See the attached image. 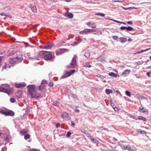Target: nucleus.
Returning <instances> with one entry per match:
<instances>
[{"instance_id": "f257e3e1", "label": "nucleus", "mask_w": 151, "mask_h": 151, "mask_svg": "<svg viewBox=\"0 0 151 151\" xmlns=\"http://www.w3.org/2000/svg\"><path fill=\"white\" fill-rule=\"evenodd\" d=\"M27 87L28 90V93L31 95V98H37L40 96V93L35 90V85H29Z\"/></svg>"}, {"instance_id": "f03ea898", "label": "nucleus", "mask_w": 151, "mask_h": 151, "mask_svg": "<svg viewBox=\"0 0 151 151\" xmlns=\"http://www.w3.org/2000/svg\"><path fill=\"white\" fill-rule=\"evenodd\" d=\"M41 52H42L43 55H44V58L45 60L50 61H53L55 56L50 54V52L42 51Z\"/></svg>"}, {"instance_id": "7ed1b4c3", "label": "nucleus", "mask_w": 151, "mask_h": 151, "mask_svg": "<svg viewBox=\"0 0 151 151\" xmlns=\"http://www.w3.org/2000/svg\"><path fill=\"white\" fill-rule=\"evenodd\" d=\"M0 92H4L9 95L11 93V88L8 84H3L0 86Z\"/></svg>"}, {"instance_id": "20e7f679", "label": "nucleus", "mask_w": 151, "mask_h": 151, "mask_svg": "<svg viewBox=\"0 0 151 151\" xmlns=\"http://www.w3.org/2000/svg\"><path fill=\"white\" fill-rule=\"evenodd\" d=\"M22 60V58L21 57H16L12 58H10L9 60V63L11 64H13L15 62L17 63L21 61Z\"/></svg>"}, {"instance_id": "39448f33", "label": "nucleus", "mask_w": 151, "mask_h": 151, "mask_svg": "<svg viewBox=\"0 0 151 151\" xmlns=\"http://www.w3.org/2000/svg\"><path fill=\"white\" fill-rule=\"evenodd\" d=\"M1 113L5 116H13L14 115V113L12 111L10 110L9 111H4L1 110L0 111Z\"/></svg>"}, {"instance_id": "423d86ee", "label": "nucleus", "mask_w": 151, "mask_h": 151, "mask_svg": "<svg viewBox=\"0 0 151 151\" xmlns=\"http://www.w3.org/2000/svg\"><path fill=\"white\" fill-rule=\"evenodd\" d=\"M77 56L75 55L73 58L71 62L70 63V66L68 67L69 68H73L75 67L77 64L76 60Z\"/></svg>"}, {"instance_id": "0eeeda50", "label": "nucleus", "mask_w": 151, "mask_h": 151, "mask_svg": "<svg viewBox=\"0 0 151 151\" xmlns=\"http://www.w3.org/2000/svg\"><path fill=\"white\" fill-rule=\"evenodd\" d=\"M93 32H96V31L93 29H85L83 31H80V33L81 35L87 34Z\"/></svg>"}, {"instance_id": "6e6552de", "label": "nucleus", "mask_w": 151, "mask_h": 151, "mask_svg": "<svg viewBox=\"0 0 151 151\" xmlns=\"http://www.w3.org/2000/svg\"><path fill=\"white\" fill-rule=\"evenodd\" d=\"M68 50L66 49H59L57 50L56 51V54L59 55L62 54L64 52H68Z\"/></svg>"}, {"instance_id": "1a4fd4ad", "label": "nucleus", "mask_w": 151, "mask_h": 151, "mask_svg": "<svg viewBox=\"0 0 151 151\" xmlns=\"http://www.w3.org/2000/svg\"><path fill=\"white\" fill-rule=\"evenodd\" d=\"M53 46L54 45L52 43H48L43 47L42 49L48 50L51 49Z\"/></svg>"}, {"instance_id": "9d476101", "label": "nucleus", "mask_w": 151, "mask_h": 151, "mask_svg": "<svg viewBox=\"0 0 151 151\" xmlns=\"http://www.w3.org/2000/svg\"><path fill=\"white\" fill-rule=\"evenodd\" d=\"M71 75V74L70 73L69 71H65L63 73V75L61 77V78L63 79L66 78Z\"/></svg>"}, {"instance_id": "9b49d317", "label": "nucleus", "mask_w": 151, "mask_h": 151, "mask_svg": "<svg viewBox=\"0 0 151 151\" xmlns=\"http://www.w3.org/2000/svg\"><path fill=\"white\" fill-rule=\"evenodd\" d=\"M15 86L17 88H21L24 87L26 86V84L24 82H22L19 83H15Z\"/></svg>"}, {"instance_id": "f8f14e48", "label": "nucleus", "mask_w": 151, "mask_h": 151, "mask_svg": "<svg viewBox=\"0 0 151 151\" xmlns=\"http://www.w3.org/2000/svg\"><path fill=\"white\" fill-rule=\"evenodd\" d=\"M64 16L70 18H72L73 17V14L71 13H66L63 14Z\"/></svg>"}, {"instance_id": "ddd939ff", "label": "nucleus", "mask_w": 151, "mask_h": 151, "mask_svg": "<svg viewBox=\"0 0 151 151\" xmlns=\"http://www.w3.org/2000/svg\"><path fill=\"white\" fill-rule=\"evenodd\" d=\"M29 6L33 12L35 13L37 12V9L35 5L31 4Z\"/></svg>"}, {"instance_id": "4468645a", "label": "nucleus", "mask_w": 151, "mask_h": 151, "mask_svg": "<svg viewBox=\"0 0 151 151\" xmlns=\"http://www.w3.org/2000/svg\"><path fill=\"white\" fill-rule=\"evenodd\" d=\"M139 110L140 112L143 113H145L147 111V109H145L142 106L139 107Z\"/></svg>"}, {"instance_id": "2eb2a0df", "label": "nucleus", "mask_w": 151, "mask_h": 151, "mask_svg": "<svg viewBox=\"0 0 151 151\" xmlns=\"http://www.w3.org/2000/svg\"><path fill=\"white\" fill-rule=\"evenodd\" d=\"M130 70L128 69H126L122 73V75H124L128 74L129 73Z\"/></svg>"}, {"instance_id": "dca6fc26", "label": "nucleus", "mask_w": 151, "mask_h": 151, "mask_svg": "<svg viewBox=\"0 0 151 151\" xmlns=\"http://www.w3.org/2000/svg\"><path fill=\"white\" fill-rule=\"evenodd\" d=\"M119 40L120 42L122 43H124L127 41V39L125 37H121Z\"/></svg>"}, {"instance_id": "f3484780", "label": "nucleus", "mask_w": 151, "mask_h": 151, "mask_svg": "<svg viewBox=\"0 0 151 151\" xmlns=\"http://www.w3.org/2000/svg\"><path fill=\"white\" fill-rule=\"evenodd\" d=\"M97 60L100 61H103L104 60V57L102 56H100L96 58Z\"/></svg>"}, {"instance_id": "a211bd4d", "label": "nucleus", "mask_w": 151, "mask_h": 151, "mask_svg": "<svg viewBox=\"0 0 151 151\" xmlns=\"http://www.w3.org/2000/svg\"><path fill=\"white\" fill-rule=\"evenodd\" d=\"M108 74L109 76L114 78L116 77L117 76V74L112 72L109 73Z\"/></svg>"}, {"instance_id": "6ab92c4d", "label": "nucleus", "mask_w": 151, "mask_h": 151, "mask_svg": "<svg viewBox=\"0 0 151 151\" xmlns=\"http://www.w3.org/2000/svg\"><path fill=\"white\" fill-rule=\"evenodd\" d=\"M43 81L45 82V81H44V80L42 81V82H41V85L40 86H39V90H40L44 88V87L45 86L44 85H43V84H42L43 82Z\"/></svg>"}, {"instance_id": "aec40b11", "label": "nucleus", "mask_w": 151, "mask_h": 151, "mask_svg": "<svg viewBox=\"0 0 151 151\" xmlns=\"http://www.w3.org/2000/svg\"><path fill=\"white\" fill-rule=\"evenodd\" d=\"M43 81L45 82V81H44V80L42 81V82H41V85L40 86H39V90H40L44 88V87L45 86L44 85H43V84H42L43 82Z\"/></svg>"}, {"instance_id": "412c9836", "label": "nucleus", "mask_w": 151, "mask_h": 151, "mask_svg": "<svg viewBox=\"0 0 151 151\" xmlns=\"http://www.w3.org/2000/svg\"><path fill=\"white\" fill-rule=\"evenodd\" d=\"M138 119L139 120H141L144 122H145L146 121V119L145 118L141 116H139L138 117Z\"/></svg>"}, {"instance_id": "4be33fe9", "label": "nucleus", "mask_w": 151, "mask_h": 151, "mask_svg": "<svg viewBox=\"0 0 151 151\" xmlns=\"http://www.w3.org/2000/svg\"><path fill=\"white\" fill-rule=\"evenodd\" d=\"M137 98L139 99H146V97L140 95L139 94L137 95Z\"/></svg>"}, {"instance_id": "5701e85b", "label": "nucleus", "mask_w": 151, "mask_h": 151, "mask_svg": "<svg viewBox=\"0 0 151 151\" xmlns=\"http://www.w3.org/2000/svg\"><path fill=\"white\" fill-rule=\"evenodd\" d=\"M112 91L109 89H106L105 90V92L107 94H109L111 93H112Z\"/></svg>"}, {"instance_id": "b1692460", "label": "nucleus", "mask_w": 151, "mask_h": 151, "mask_svg": "<svg viewBox=\"0 0 151 151\" xmlns=\"http://www.w3.org/2000/svg\"><path fill=\"white\" fill-rule=\"evenodd\" d=\"M90 139L93 143L97 144L98 142V141L96 139L93 138V137Z\"/></svg>"}, {"instance_id": "393cba45", "label": "nucleus", "mask_w": 151, "mask_h": 151, "mask_svg": "<svg viewBox=\"0 0 151 151\" xmlns=\"http://www.w3.org/2000/svg\"><path fill=\"white\" fill-rule=\"evenodd\" d=\"M109 19L110 20H112V21H113L114 22H117V23H118L123 24H126L124 23L123 22H120V21H117V20H114V19Z\"/></svg>"}, {"instance_id": "a878e982", "label": "nucleus", "mask_w": 151, "mask_h": 151, "mask_svg": "<svg viewBox=\"0 0 151 151\" xmlns=\"http://www.w3.org/2000/svg\"><path fill=\"white\" fill-rule=\"evenodd\" d=\"M29 58L31 59L32 60L38 59V58L37 56L29 57Z\"/></svg>"}, {"instance_id": "bb28decb", "label": "nucleus", "mask_w": 151, "mask_h": 151, "mask_svg": "<svg viewBox=\"0 0 151 151\" xmlns=\"http://www.w3.org/2000/svg\"><path fill=\"white\" fill-rule=\"evenodd\" d=\"M63 117H68V113L66 112L64 113L62 115Z\"/></svg>"}, {"instance_id": "cd10ccee", "label": "nucleus", "mask_w": 151, "mask_h": 151, "mask_svg": "<svg viewBox=\"0 0 151 151\" xmlns=\"http://www.w3.org/2000/svg\"><path fill=\"white\" fill-rule=\"evenodd\" d=\"M126 29L128 31H131L134 30L133 28L130 26L126 27Z\"/></svg>"}, {"instance_id": "c85d7f7f", "label": "nucleus", "mask_w": 151, "mask_h": 151, "mask_svg": "<svg viewBox=\"0 0 151 151\" xmlns=\"http://www.w3.org/2000/svg\"><path fill=\"white\" fill-rule=\"evenodd\" d=\"M30 135L28 134H25L24 136V138L26 140H27L29 139L30 137Z\"/></svg>"}, {"instance_id": "c756f323", "label": "nucleus", "mask_w": 151, "mask_h": 151, "mask_svg": "<svg viewBox=\"0 0 151 151\" xmlns=\"http://www.w3.org/2000/svg\"><path fill=\"white\" fill-rule=\"evenodd\" d=\"M54 105L59 106L60 105V103L57 101H54L53 103Z\"/></svg>"}, {"instance_id": "7c9ffc66", "label": "nucleus", "mask_w": 151, "mask_h": 151, "mask_svg": "<svg viewBox=\"0 0 151 151\" xmlns=\"http://www.w3.org/2000/svg\"><path fill=\"white\" fill-rule=\"evenodd\" d=\"M126 149L129 150V151H135L136 150L134 149H131L130 147L128 146H126Z\"/></svg>"}, {"instance_id": "2f4dec72", "label": "nucleus", "mask_w": 151, "mask_h": 151, "mask_svg": "<svg viewBox=\"0 0 151 151\" xmlns=\"http://www.w3.org/2000/svg\"><path fill=\"white\" fill-rule=\"evenodd\" d=\"M96 27V24L94 23H93L91 24V27L92 28L94 29Z\"/></svg>"}, {"instance_id": "473e14b6", "label": "nucleus", "mask_w": 151, "mask_h": 151, "mask_svg": "<svg viewBox=\"0 0 151 151\" xmlns=\"http://www.w3.org/2000/svg\"><path fill=\"white\" fill-rule=\"evenodd\" d=\"M90 55V53L88 52H86L84 54L85 56L87 58H89Z\"/></svg>"}, {"instance_id": "72a5a7b5", "label": "nucleus", "mask_w": 151, "mask_h": 151, "mask_svg": "<svg viewBox=\"0 0 151 151\" xmlns=\"http://www.w3.org/2000/svg\"><path fill=\"white\" fill-rule=\"evenodd\" d=\"M138 131L140 132L142 134H145L146 133V132L145 131L143 130H141L140 129H139L138 130Z\"/></svg>"}, {"instance_id": "f704fd0d", "label": "nucleus", "mask_w": 151, "mask_h": 151, "mask_svg": "<svg viewBox=\"0 0 151 151\" xmlns=\"http://www.w3.org/2000/svg\"><path fill=\"white\" fill-rule=\"evenodd\" d=\"M95 15L97 16H101L103 17L105 16V14L103 13H97L95 14Z\"/></svg>"}, {"instance_id": "c9c22d12", "label": "nucleus", "mask_w": 151, "mask_h": 151, "mask_svg": "<svg viewBox=\"0 0 151 151\" xmlns=\"http://www.w3.org/2000/svg\"><path fill=\"white\" fill-rule=\"evenodd\" d=\"M4 10L6 11H9L11 9V7L9 6H7L5 7L4 8Z\"/></svg>"}, {"instance_id": "e433bc0d", "label": "nucleus", "mask_w": 151, "mask_h": 151, "mask_svg": "<svg viewBox=\"0 0 151 151\" xmlns=\"http://www.w3.org/2000/svg\"><path fill=\"white\" fill-rule=\"evenodd\" d=\"M125 93L126 95L128 96H130L131 94L128 91H125Z\"/></svg>"}, {"instance_id": "4c0bfd02", "label": "nucleus", "mask_w": 151, "mask_h": 151, "mask_svg": "<svg viewBox=\"0 0 151 151\" xmlns=\"http://www.w3.org/2000/svg\"><path fill=\"white\" fill-rule=\"evenodd\" d=\"M10 101L12 103H14L15 102L16 100L13 98H11L10 99Z\"/></svg>"}, {"instance_id": "58836bf2", "label": "nucleus", "mask_w": 151, "mask_h": 151, "mask_svg": "<svg viewBox=\"0 0 151 151\" xmlns=\"http://www.w3.org/2000/svg\"><path fill=\"white\" fill-rule=\"evenodd\" d=\"M22 92L21 91H19L17 93H19V96H18V98H20L22 97Z\"/></svg>"}, {"instance_id": "ea45409f", "label": "nucleus", "mask_w": 151, "mask_h": 151, "mask_svg": "<svg viewBox=\"0 0 151 151\" xmlns=\"http://www.w3.org/2000/svg\"><path fill=\"white\" fill-rule=\"evenodd\" d=\"M71 134V132H68L67 133L66 137H69L70 136Z\"/></svg>"}, {"instance_id": "a19ab883", "label": "nucleus", "mask_w": 151, "mask_h": 151, "mask_svg": "<svg viewBox=\"0 0 151 151\" xmlns=\"http://www.w3.org/2000/svg\"><path fill=\"white\" fill-rule=\"evenodd\" d=\"M0 14L1 16H8V14L5 13L3 12H2L0 13Z\"/></svg>"}, {"instance_id": "79ce46f5", "label": "nucleus", "mask_w": 151, "mask_h": 151, "mask_svg": "<svg viewBox=\"0 0 151 151\" xmlns=\"http://www.w3.org/2000/svg\"><path fill=\"white\" fill-rule=\"evenodd\" d=\"M86 134H87V137L90 139L93 137L89 134L86 133Z\"/></svg>"}, {"instance_id": "37998d69", "label": "nucleus", "mask_w": 151, "mask_h": 151, "mask_svg": "<svg viewBox=\"0 0 151 151\" xmlns=\"http://www.w3.org/2000/svg\"><path fill=\"white\" fill-rule=\"evenodd\" d=\"M75 72V70L74 69L71 70L70 71H69L70 73L71 74V75H72L73 73H74Z\"/></svg>"}, {"instance_id": "c03bdc74", "label": "nucleus", "mask_w": 151, "mask_h": 151, "mask_svg": "<svg viewBox=\"0 0 151 151\" xmlns=\"http://www.w3.org/2000/svg\"><path fill=\"white\" fill-rule=\"evenodd\" d=\"M113 38L114 40H117L119 39L118 37L116 35L114 36L113 37Z\"/></svg>"}, {"instance_id": "a18cd8bd", "label": "nucleus", "mask_w": 151, "mask_h": 151, "mask_svg": "<svg viewBox=\"0 0 151 151\" xmlns=\"http://www.w3.org/2000/svg\"><path fill=\"white\" fill-rule=\"evenodd\" d=\"M126 27H127L122 26V27H121L120 28V29L121 30H125L126 29Z\"/></svg>"}, {"instance_id": "49530a36", "label": "nucleus", "mask_w": 151, "mask_h": 151, "mask_svg": "<svg viewBox=\"0 0 151 151\" xmlns=\"http://www.w3.org/2000/svg\"><path fill=\"white\" fill-rule=\"evenodd\" d=\"M84 66L88 68H90L91 67V66L90 65L88 64L87 63L85 64Z\"/></svg>"}, {"instance_id": "de8ad7c7", "label": "nucleus", "mask_w": 151, "mask_h": 151, "mask_svg": "<svg viewBox=\"0 0 151 151\" xmlns=\"http://www.w3.org/2000/svg\"><path fill=\"white\" fill-rule=\"evenodd\" d=\"M98 76L101 79H104V78H105V76H101L100 75H99V76Z\"/></svg>"}, {"instance_id": "09e8293b", "label": "nucleus", "mask_w": 151, "mask_h": 151, "mask_svg": "<svg viewBox=\"0 0 151 151\" xmlns=\"http://www.w3.org/2000/svg\"><path fill=\"white\" fill-rule=\"evenodd\" d=\"M30 151H40L38 149H32L30 150Z\"/></svg>"}, {"instance_id": "8fccbe9b", "label": "nucleus", "mask_w": 151, "mask_h": 151, "mask_svg": "<svg viewBox=\"0 0 151 151\" xmlns=\"http://www.w3.org/2000/svg\"><path fill=\"white\" fill-rule=\"evenodd\" d=\"M127 23L129 25H132L133 24L132 22L131 21H128L127 22Z\"/></svg>"}, {"instance_id": "3c124183", "label": "nucleus", "mask_w": 151, "mask_h": 151, "mask_svg": "<svg viewBox=\"0 0 151 151\" xmlns=\"http://www.w3.org/2000/svg\"><path fill=\"white\" fill-rule=\"evenodd\" d=\"M49 86H52L53 85V83L52 82H49Z\"/></svg>"}, {"instance_id": "603ef678", "label": "nucleus", "mask_w": 151, "mask_h": 151, "mask_svg": "<svg viewBox=\"0 0 151 151\" xmlns=\"http://www.w3.org/2000/svg\"><path fill=\"white\" fill-rule=\"evenodd\" d=\"M123 1H119V0H113L112 1H114V2H123Z\"/></svg>"}, {"instance_id": "864d4df0", "label": "nucleus", "mask_w": 151, "mask_h": 151, "mask_svg": "<svg viewBox=\"0 0 151 151\" xmlns=\"http://www.w3.org/2000/svg\"><path fill=\"white\" fill-rule=\"evenodd\" d=\"M122 8L125 10H127L128 9H129L132 8L131 7H128V8H125V7H123Z\"/></svg>"}, {"instance_id": "5fc2aeb1", "label": "nucleus", "mask_w": 151, "mask_h": 151, "mask_svg": "<svg viewBox=\"0 0 151 151\" xmlns=\"http://www.w3.org/2000/svg\"><path fill=\"white\" fill-rule=\"evenodd\" d=\"M60 124L59 123H57L56 124V127L58 128L60 126Z\"/></svg>"}, {"instance_id": "6e6d98bb", "label": "nucleus", "mask_w": 151, "mask_h": 151, "mask_svg": "<svg viewBox=\"0 0 151 151\" xmlns=\"http://www.w3.org/2000/svg\"><path fill=\"white\" fill-rule=\"evenodd\" d=\"M78 44V43L76 42H75L73 44V46H76V45H77Z\"/></svg>"}, {"instance_id": "4d7b16f0", "label": "nucleus", "mask_w": 151, "mask_h": 151, "mask_svg": "<svg viewBox=\"0 0 151 151\" xmlns=\"http://www.w3.org/2000/svg\"><path fill=\"white\" fill-rule=\"evenodd\" d=\"M75 124V123L73 122H71V126L72 127H74Z\"/></svg>"}, {"instance_id": "13d9d810", "label": "nucleus", "mask_w": 151, "mask_h": 151, "mask_svg": "<svg viewBox=\"0 0 151 151\" xmlns=\"http://www.w3.org/2000/svg\"><path fill=\"white\" fill-rule=\"evenodd\" d=\"M74 111L77 113H78L80 111L78 109H74Z\"/></svg>"}, {"instance_id": "bf43d9fd", "label": "nucleus", "mask_w": 151, "mask_h": 151, "mask_svg": "<svg viewBox=\"0 0 151 151\" xmlns=\"http://www.w3.org/2000/svg\"><path fill=\"white\" fill-rule=\"evenodd\" d=\"M81 132L83 133H85V134H86V131L84 129H82L81 130Z\"/></svg>"}, {"instance_id": "052dcab7", "label": "nucleus", "mask_w": 151, "mask_h": 151, "mask_svg": "<svg viewBox=\"0 0 151 151\" xmlns=\"http://www.w3.org/2000/svg\"><path fill=\"white\" fill-rule=\"evenodd\" d=\"M132 118L133 119L136 120H137V119H138V118H137V117L136 116H133Z\"/></svg>"}, {"instance_id": "680f3d73", "label": "nucleus", "mask_w": 151, "mask_h": 151, "mask_svg": "<svg viewBox=\"0 0 151 151\" xmlns=\"http://www.w3.org/2000/svg\"><path fill=\"white\" fill-rule=\"evenodd\" d=\"M91 22H88L87 23V25L89 27H90V26H91Z\"/></svg>"}, {"instance_id": "e2e57ef3", "label": "nucleus", "mask_w": 151, "mask_h": 151, "mask_svg": "<svg viewBox=\"0 0 151 151\" xmlns=\"http://www.w3.org/2000/svg\"><path fill=\"white\" fill-rule=\"evenodd\" d=\"M128 42H130V41H132V40L131 38H129L128 39Z\"/></svg>"}, {"instance_id": "0e129e2a", "label": "nucleus", "mask_w": 151, "mask_h": 151, "mask_svg": "<svg viewBox=\"0 0 151 151\" xmlns=\"http://www.w3.org/2000/svg\"><path fill=\"white\" fill-rule=\"evenodd\" d=\"M3 57V56H0V63L2 60V58Z\"/></svg>"}, {"instance_id": "69168bd1", "label": "nucleus", "mask_w": 151, "mask_h": 151, "mask_svg": "<svg viewBox=\"0 0 151 151\" xmlns=\"http://www.w3.org/2000/svg\"><path fill=\"white\" fill-rule=\"evenodd\" d=\"M116 92L117 93H119V94H120V95H121V93L120 92H119V91H116Z\"/></svg>"}, {"instance_id": "338daca9", "label": "nucleus", "mask_w": 151, "mask_h": 151, "mask_svg": "<svg viewBox=\"0 0 151 151\" xmlns=\"http://www.w3.org/2000/svg\"><path fill=\"white\" fill-rule=\"evenodd\" d=\"M7 68L6 66V65H5L4 66V67H3V69H6Z\"/></svg>"}, {"instance_id": "774afa93", "label": "nucleus", "mask_w": 151, "mask_h": 151, "mask_svg": "<svg viewBox=\"0 0 151 151\" xmlns=\"http://www.w3.org/2000/svg\"><path fill=\"white\" fill-rule=\"evenodd\" d=\"M145 52V50H142L141 51H140V52H141V53L142 52Z\"/></svg>"}]
</instances>
